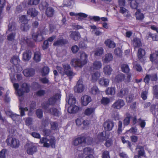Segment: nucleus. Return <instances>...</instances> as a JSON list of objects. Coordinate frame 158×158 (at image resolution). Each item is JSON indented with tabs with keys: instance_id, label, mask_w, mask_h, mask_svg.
Segmentation results:
<instances>
[{
	"instance_id": "nucleus-53",
	"label": "nucleus",
	"mask_w": 158,
	"mask_h": 158,
	"mask_svg": "<svg viewBox=\"0 0 158 158\" xmlns=\"http://www.w3.org/2000/svg\"><path fill=\"white\" fill-rule=\"evenodd\" d=\"M11 118L14 121H16L17 122L20 121L21 119V117L20 115L14 114H13L11 115Z\"/></svg>"
},
{
	"instance_id": "nucleus-41",
	"label": "nucleus",
	"mask_w": 158,
	"mask_h": 158,
	"mask_svg": "<svg viewBox=\"0 0 158 158\" xmlns=\"http://www.w3.org/2000/svg\"><path fill=\"white\" fill-rule=\"evenodd\" d=\"M48 3L44 0H43L39 5V8L40 10H44L48 6Z\"/></svg>"
},
{
	"instance_id": "nucleus-36",
	"label": "nucleus",
	"mask_w": 158,
	"mask_h": 158,
	"mask_svg": "<svg viewBox=\"0 0 158 158\" xmlns=\"http://www.w3.org/2000/svg\"><path fill=\"white\" fill-rule=\"evenodd\" d=\"M104 43L106 46L110 48H113L115 46V44L114 42L110 39L106 40Z\"/></svg>"
},
{
	"instance_id": "nucleus-8",
	"label": "nucleus",
	"mask_w": 158,
	"mask_h": 158,
	"mask_svg": "<svg viewBox=\"0 0 158 158\" xmlns=\"http://www.w3.org/2000/svg\"><path fill=\"white\" fill-rule=\"evenodd\" d=\"M24 147L27 153L29 155H32L37 151V148L35 145L31 142L27 143Z\"/></svg>"
},
{
	"instance_id": "nucleus-30",
	"label": "nucleus",
	"mask_w": 158,
	"mask_h": 158,
	"mask_svg": "<svg viewBox=\"0 0 158 158\" xmlns=\"http://www.w3.org/2000/svg\"><path fill=\"white\" fill-rule=\"evenodd\" d=\"M158 51H155L150 55V60L152 62L157 63L158 62Z\"/></svg>"
},
{
	"instance_id": "nucleus-37",
	"label": "nucleus",
	"mask_w": 158,
	"mask_h": 158,
	"mask_svg": "<svg viewBox=\"0 0 158 158\" xmlns=\"http://www.w3.org/2000/svg\"><path fill=\"white\" fill-rule=\"evenodd\" d=\"M128 91L127 88L122 89L118 93L117 95L118 96L122 98L126 96L128 93Z\"/></svg>"
},
{
	"instance_id": "nucleus-55",
	"label": "nucleus",
	"mask_w": 158,
	"mask_h": 158,
	"mask_svg": "<svg viewBox=\"0 0 158 158\" xmlns=\"http://www.w3.org/2000/svg\"><path fill=\"white\" fill-rule=\"evenodd\" d=\"M16 29L15 24V23H10L8 25V31H14Z\"/></svg>"
},
{
	"instance_id": "nucleus-5",
	"label": "nucleus",
	"mask_w": 158,
	"mask_h": 158,
	"mask_svg": "<svg viewBox=\"0 0 158 158\" xmlns=\"http://www.w3.org/2000/svg\"><path fill=\"white\" fill-rule=\"evenodd\" d=\"M63 69L59 66H56V69L61 74H66L68 76H71L74 75L71 69L70 65L67 63L63 64Z\"/></svg>"
},
{
	"instance_id": "nucleus-24",
	"label": "nucleus",
	"mask_w": 158,
	"mask_h": 158,
	"mask_svg": "<svg viewBox=\"0 0 158 158\" xmlns=\"http://www.w3.org/2000/svg\"><path fill=\"white\" fill-rule=\"evenodd\" d=\"M34 70L31 68L26 69L23 71V74L26 77H31L34 75Z\"/></svg>"
},
{
	"instance_id": "nucleus-16",
	"label": "nucleus",
	"mask_w": 158,
	"mask_h": 158,
	"mask_svg": "<svg viewBox=\"0 0 158 158\" xmlns=\"http://www.w3.org/2000/svg\"><path fill=\"white\" fill-rule=\"evenodd\" d=\"M125 105V102L122 99H118L116 100L112 105V107L116 109H119Z\"/></svg>"
},
{
	"instance_id": "nucleus-42",
	"label": "nucleus",
	"mask_w": 158,
	"mask_h": 158,
	"mask_svg": "<svg viewBox=\"0 0 158 158\" xmlns=\"http://www.w3.org/2000/svg\"><path fill=\"white\" fill-rule=\"evenodd\" d=\"M93 152V150L90 148H85L83 150V154L85 155H92Z\"/></svg>"
},
{
	"instance_id": "nucleus-44",
	"label": "nucleus",
	"mask_w": 158,
	"mask_h": 158,
	"mask_svg": "<svg viewBox=\"0 0 158 158\" xmlns=\"http://www.w3.org/2000/svg\"><path fill=\"white\" fill-rule=\"evenodd\" d=\"M132 44L134 47H135L140 46L141 45V41L140 40L137 38L134 39L132 41Z\"/></svg>"
},
{
	"instance_id": "nucleus-48",
	"label": "nucleus",
	"mask_w": 158,
	"mask_h": 158,
	"mask_svg": "<svg viewBox=\"0 0 158 158\" xmlns=\"http://www.w3.org/2000/svg\"><path fill=\"white\" fill-rule=\"evenodd\" d=\"M20 43L23 44H30L31 39L27 37L22 38L20 40Z\"/></svg>"
},
{
	"instance_id": "nucleus-14",
	"label": "nucleus",
	"mask_w": 158,
	"mask_h": 158,
	"mask_svg": "<svg viewBox=\"0 0 158 158\" xmlns=\"http://www.w3.org/2000/svg\"><path fill=\"white\" fill-rule=\"evenodd\" d=\"M5 92L4 88L0 86V98L1 100H3L5 102H9L10 101V99L8 95L10 93V91L7 90L5 96L3 95V93Z\"/></svg>"
},
{
	"instance_id": "nucleus-61",
	"label": "nucleus",
	"mask_w": 158,
	"mask_h": 158,
	"mask_svg": "<svg viewBox=\"0 0 158 158\" xmlns=\"http://www.w3.org/2000/svg\"><path fill=\"white\" fill-rule=\"evenodd\" d=\"M45 91L44 90L40 89L36 92V94L39 96H41L45 94Z\"/></svg>"
},
{
	"instance_id": "nucleus-29",
	"label": "nucleus",
	"mask_w": 158,
	"mask_h": 158,
	"mask_svg": "<svg viewBox=\"0 0 158 158\" xmlns=\"http://www.w3.org/2000/svg\"><path fill=\"white\" fill-rule=\"evenodd\" d=\"M113 69L110 65H107L104 66L103 68V72L106 75H110Z\"/></svg>"
},
{
	"instance_id": "nucleus-50",
	"label": "nucleus",
	"mask_w": 158,
	"mask_h": 158,
	"mask_svg": "<svg viewBox=\"0 0 158 158\" xmlns=\"http://www.w3.org/2000/svg\"><path fill=\"white\" fill-rule=\"evenodd\" d=\"M145 52L144 49L139 48L138 51V56L139 58L141 59L144 56Z\"/></svg>"
},
{
	"instance_id": "nucleus-47",
	"label": "nucleus",
	"mask_w": 158,
	"mask_h": 158,
	"mask_svg": "<svg viewBox=\"0 0 158 158\" xmlns=\"http://www.w3.org/2000/svg\"><path fill=\"white\" fill-rule=\"evenodd\" d=\"M101 103L104 105H108L110 102V98L107 97H103L101 101Z\"/></svg>"
},
{
	"instance_id": "nucleus-2",
	"label": "nucleus",
	"mask_w": 158,
	"mask_h": 158,
	"mask_svg": "<svg viewBox=\"0 0 158 158\" xmlns=\"http://www.w3.org/2000/svg\"><path fill=\"white\" fill-rule=\"evenodd\" d=\"M80 60L74 58L71 61V64L75 67H81L87 63V55L83 52H80Z\"/></svg>"
},
{
	"instance_id": "nucleus-58",
	"label": "nucleus",
	"mask_w": 158,
	"mask_h": 158,
	"mask_svg": "<svg viewBox=\"0 0 158 158\" xmlns=\"http://www.w3.org/2000/svg\"><path fill=\"white\" fill-rule=\"evenodd\" d=\"M131 6L133 9H136L138 6V3L135 0L132 1L131 2Z\"/></svg>"
},
{
	"instance_id": "nucleus-46",
	"label": "nucleus",
	"mask_w": 158,
	"mask_h": 158,
	"mask_svg": "<svg viewBox=\"0 0 158 158\" xmlns=\"http://www.w3.org/2000/svg\"><path fill=\"white\" fill-rule=\"evenodd\" d=\"M90 92L92 94L95 95L99 93V90L98 87L94 85L91 88L90 90Z\"/></svg>"
},
{
	"instance_id": "nucleus-27",
	"label": "nucleus",
	"mask_w": 158,
	"mask_h": 158,
	"mask_svg": "<svg viewBox=\"0 0 158 158\" xmlns=\"http://www.w3.org/2000/svg\"><path fill=\"white\" fill-rule=\"evenodd\" d=\"M95 108L94 107H89L87 108L84 111V114L87 116L92 115V116H95L94 113Z\"/></svg>"
},
{
	"instance_id": "nucleus-6",
	"label": "nucleus",
	"mask_w": 158,
	"mask_h": 158,
	"mask_svg": "<svg viewBox=\"0 0 158 158\" xmlns=\"http://www.w3.org/2000/svg\"><path fill=\"white\" fill-rule=\"evenodd\" d=\"M6 142L8 146L15 149L18 148L20 145V141L19 139L11 137L7 138Z\"/></svg>"
},
{
	"instance_id": "nucleus-52",
	"label": "nucleus",
	"mask_w": 158,
	"mask_h": 158,
	"mask_svg": "<svg viewBox=\"0 0 158 158\" xmlns=\"http://www.w3.org/2000/svg\"><path fill=\"white\" fill-rule=\"evenodd\" d=\"M5 4V0H0V19L2 18L1 13Z\"/></svg>"
},
{
	"instance_id": "nucleus-11",
	"label": "nucleus",
	"mask_w": 158,
	"mask_h": 158,
	"mask_svg": "<svg viewBox=\"0 0 158 158\" xmlns=\"http://www.w3.org/2000/svg\"><path fill=\"white\" fill-rule=\"evenodd\" d=\"M109 136L107 135L106 131H103L99 133L97 135L95 141L98 143L100 142H102L105 140L107 139Z\"/></svg>"
},
{
	"instance_id": "nucleus-59",
	"label": "nucleus",
	"mask_w": 158,
	"mask_h": 158,
	"mask_svg": "<svg viewBox=\"0 0 158 158\" xmlns=\"http://www.w3.org/2000/svg\"><path fill=\"white\" fill-rule=\"evenodd\" d=\"M83 121V119L81 118H77L75 120L76 125L78 126H81L82 124Z\"/></svg>"
},
{
	"instance_id": "nucleus-10",
	"label": "nucleus",
	"mask_w": 158,
	"mask_h": 158,
	"mask_svg": "<svg viewBox=\"0 0 158 158\" xmlns=\"http://www.w3.org/2000/svg\"><path fill=\"white\" fill-rule=\"evenodd\" d=\"M11 62L15 65L14 69L17 72H19L22 70V67L19 64L20 60L18 56H14L11 60Z\"/></svg>"
},
{
	"instance_id": "nucleus-60",
	"label": "nucleus",
	"mask_w": 158,
	"mask_h": 158,
	"mask_svg": "<svg viewBox=\"0 0 158 158\" xmlns=\"http://www.w3.org/2000/svg\"><path fill=\"white\" fill-rule=\"evenodd\" d=\"M15 35V33L14 32L11 33L7 36L8 40L10 41H12L14 39Z\"/></svg>"
},
{
	"instance_id": "nucleus-64",
	"label": "nucleus",
	"mask_w": 158,
	"mask_h": 158,
	"mask_svg": "<svg viewBox=\"0 0 158 158\" xmlns=\"http://www.w3.org/2000/svg\"><path fill=\"white\" fill-rule=\"evenodd\" d=\"M102 158H110L109 152L107 151H104L102 154Z\"/></svg>"
},
{
	"instance_id": "nucleus-40",
	"label": "nucleus",
	"mask_w": 158,
	"mask_h": 158,
	"mask_svg": "<svg viewBox=\"0 0 158 158\" xmlns=\"http://www.w3.org/2000/svg\"><path fill=\"white\" fill-rule=\"evenodd\" d=\"M120 12L123 15L126 17H128L130 16V14L129 11L122 6L120 7Z\"/></svg>"
},
{
	"instance_id": "nucleus-34",
	"label": "nucleus",
	"mask_w": 158,
	"mask_h": 158,
	"mask_svg": "<svg viewBox=\"0 0 158 158\" xmlns=\"http://www.w3.org/2000/svg\"><path fill=\"white\" fill-rule=\"evenodd\" d=\"M116 92V88L114 87H108L105 91L106 94L107 95H114Z\"/></svg>"
},
{
	"instance_id": "nucleus-56",
	"label": "nucleus",
	"mask_w": 158,
	"mask_h": 158,
	"mask_svg": "<svg viewBox=\"0 0 158 158\" xmlns=\"http://www.w3.org/2000/svg\"><path fill=\"white\" fill-rule=\"evenodd\" d=\"M21 28L24 31H27L29 29V26L27 23H22L21 24Z\"/></svg>"
},
{
	"instance_id": "nucleus-33",
	"label": "nucleus",
	"mask_w": 158,
	"mask_h": 158,
	"mask_svg": "<svg viewBox=\"0 0 158 158\" xmlns=\"http://www.w3.org/2000/svg\"><path fill=\"white\" fill-rule=\"evenodd\" d=\"M55 13V10L52 7L47 8L45 11V14L48 17H52L53 16Z\"/></svg>"
},
{
	"instance_id": "nucleus-18",
	"label": "nucleus",
	"mask_w": 158,
	"mask_h": 158,
	"mask_svg": "<svg viewBox=\"0 0 158 158\" xmlns=\"http://www.w3.org/2000/svg\"><path fill=\"white\" fill-rule=\"evenodd\" d=\"M114 125V123L111 120H107L104 122L103 126L106 131H111Z\"/></svg>"
},
{
	"instance_id": "nucleus-12",
	"label": "nucleus",
	"mask_w": 158,
	"mask_h": 158,
	"mask_svg": "<svg viewBox=\"0 0 158 158\" xmlns=\"http://www.w3.org/2000/svg\"><path fill=\"white\" fill-rule=\"evenodd\" d=\"M83 79L81 78L78 81L74 88V90L76 92L81 93L84 90L85 87L83 84Z\"/></svg>"
},
{
	"instance_id": "nucleus-9",
	"label": "nucleus",
	"mask_w": 158,
	"mask_h": 158,
	"mask_svg": "<svg viewBox=\"0 0 158 158\" xmlns=\"http://www.w3.org/2000/svg\"><path fill=\"white\" fill-rule=\"evenodd\" d=\"M48 32L47 30L44 28L42 32L41 31L40 33L38 32L36 33H34L32 35V38L35 41H41L44 39L43 35L47 34Z\"/></svg>"
},
{
	"instance_id": "nucleus-57",
	"label": "nucleus",
	"mask_w": 158,
	"mask_h": 158,
	"mask_svg": "<svg viewBox=\"0 0 158 158\" xmlns=\"http://www.w3.org/2000/svg\"><path fill=\"white\" fill-rule=\"evenodd\" d=\"M40 1V0H29L28 4L31 5H36L39 3Z\"/></svg>"
},
{
	"instance_id": "nucleus-62",
	"label": "nucleus",
	"mask_w": 158,
	"mask_h": 158,
	"mask_svg": "<svg viewBox=\"0 0 158 158\" xmlns=\"http://www.w3.org/2000/svg\"><path fill=\"white\" fill-rule=\"evenodd\" d=\"M90 123V121L86 119L83 121L82 124L84 128L89 127Z\"/></svg>"
},
{
	"instance_id": "nucleus-22",
	"label": "nucleus",
	"mask_w": 158,
	"mask_h": 158,
	"mask_svg": "<svg viewBox=\"0 0 158 158\" xmlns=\"http://www.w3.org/2000/svg\"><path fill=\"white\" fill-rule=\"evenodd\" d=\"M91 100V98L89 96L85 95L81 97V102L83 105L86 106L89 103Z\"/></svg>"
},
{
	"instance_id": "nucleus-45",
	"label": "nucleus",
	"mask_w": 158,
	"mask_h": 158,
	"mask_svg": "<svg viewBox=\"0 0 158 158\" xmlns=\"http://www.w3.org/2000/svg\"><path fill=\"white\" fill-rule=\"evenodd\" d=\"M79 145L85 144L86 143L85 138L84 136H80L77 138Z\"/></svg>"
},
{
	"instance_id": "nucleus-17",
	"label": "nucleus",
	"mask_w": 158,
	"mask_h": 158,
	"mask_svg": "<svg viewBox=\"0 0 158 158\" xmlns=\"http://www.w3.org/2000/svg\"><path fill=\"white\" fill-rule=\"evenodd\" d=\"M158 78L156 74L150 75L147 74L144 78V81L146 83H148L150 80L156 81L157 80Z\"/></svg>"
},
{
	"instance_id": "nucleus-4",
	"label": "nucleus",
	"mask_w": 158,
	"mask_h": 158,
	"mask_svg": "<svg viewBox=\"0 0 158 158\" xmlns=\"http://www.w3.org/2000/svg\"><path fill=\"white\" fill-rule=\"evenodd\" d=\"M40 142L43 144L44 147L48 148L50 145L53 148L55 147L56 140L54 137L52 136L42 138L40 139Z\"/></svg>"
},
{
	"instance_id": "nucleus-54",
	"label": "nucleus",
	"mask_w": 158,
	"mask_h": 158,
	"mask_svg": "<svg viewBox=\"0 0 158 158\" xmlns=\"http://www.w3.org/2000/svg\"><path fill=\"white\" fill-rule=\"evenodd\" d=\"M51 129L53 130H56L57 129L58 124L57 123L55 122H52L50 123Z\"/></svg>"
},
{
	"instance_id": "nucleus-38",
	"label": "nucleus",
	"mask_w": 158,
	"mask_h": 158,
	"mask_svg": "<svg viewBox=\"0 0 158 158\" xmlns=\"http://www.w3.org/2000/svg\"><path fill=\"white\" fill-rule=\"evenodd\" d=\"M41 59V54L39 52H35L33 56V60L36 62H40Z\"/></svg>"
},
{
	"instance_id": "nucleus-13",
	"label": "nucleus",
	"mask_w": 158,
	"mask_h": 158,
	"mask_svg": "<svg viewBox=\"0 0 158 158\" xmlns=\"http://www.w3.org/2000/svg\"><path fill=\"white\" fill-rule=\"evenodd\" d=\"M44 109L45 112L49 113L55 117H59L61 114L60 111L55 108L52 107L49 108V107L47 109Z\"/></svg>"
},
{
	"instance_id": "nucleus-1",
	"label": "nucleus",
	"mask_w": 158,
	"mask_h": 158,
	"mask_svg": "<svg viewBox=\"0 0 158 158\" xmlns=\"http://www.w3.org/2000/svg\"><path fill=\"white\" fill-rule=\"evenodd\" d=\"M10 79L12 82L13 83V86L15 90L16 94L19 96H22L24 93L28 92L29 91L30 87L29 85L26 83H23L21 86V88L19 89V85L18 83H15L16 79L15 77V76L10 75Z\"/></svg>"
},
{
	"instance_id": "nucleus-26",
	"label": "nucleus",
	"mask_w": 158,
	"mask_h": 158,
	"mask_svg": "<svg viewBox=\"0 0 158 158\" xmlns=\"http://www.w3.org/2000/svg\"><path fill=\"white\" fill-rule=\"evenodd\" d=\"M109 82L110 80L109 79L104 77L101 78L98 81L100 85L105 87H106L109 85Z\"/></svg>"
},
{
	"instance_id": "nucleus-15",
	"label": "nucleus",
	"mask_w": 158,
	"mask_h": 158,
	"mask_svg": "<svg viewBox=\"0 0 158 158\" xmlns=\"http://www.w3.org/2000/svg\"><path fill=\"white\" fill-rule=\"evenodd\" d=\"M69 15L71 16H75L76 19L79 21L83 20L85 18L87 17L88 15L83 13H75L73 12H70Z\"/></svg>"
},
{
	"instance_id": "nucleus-63",
	"label": "nucleus",
	"mask_w": 158,
	"mask_h": 158,
	"mask_svg": "<svg viewBox=\"0 0 158 158\" xmlns=\"http://www.w3.org/2000/svg\"><path fill=\"white\" fill-rule=\"evenodd\" d=\"M19 21L22 23H27V20L26 19V16L23 15L20 17L19 18Z\"/></svg>"
},
{
	"instance_id": "nucleus-39",
	"label": "nucleus",
	"mask_w": 158,
	"mask_h": 158,
	"mask_svg": "<svg viewBox=\"0 0 158 158\" xmlns=\"http://www.w3.org/2000/svg\"><path fill=\"white\" fill-rule=\"evenodd\" d=\"M94 52L95 56H100L103 54L104 50L102 48H98L95 49Z\"/></svg>"
},
{
	"instance_id": "nucleus-19",
	"label": "nucleus",
	"mask_w": 158,
	"mask_h": 158,
	"mask_svg": "<svg viewBox=\"0 0 158 158\" xmlns=\"http://www.w3.org/2000/svg\"><path fill=\"white\" fill-rule=\"evenodd\" d=\"M136 149L138 152V156L135 155L134 158H139L141 156L145 157L144 151L143 148L141 146H139L137 147Z\"/></svg>"
},
{
	"instance_id": "nucleus-49",
	"label": "nucleus",
	"mask_w": 158,
	"mask_h": 158,
	"mask_svg": "<svg viewBox=\"0 0 158 158\" xmlns=\"http://www.w3.org/2000/svg\"><path fill=\"white\" fill-rule=\"evenodd\" d=\"M135 16L136 19L138 20H142L144 17V15L139 11L138 10L135 13Z\"/></svg>"
},
{
	"instance_id": "nucleus-35",
	"label": "nucleus",
	"mask_w": 158,
	"mask_h": 158,
	"mask_svg": "<svg viewBox=\"0 0 158 158\" xmlns=\"http://www.w3.org/2000/svg\"><path fill=\"white\" fill-rule=\"evenodd\" d=\"M100 76V72L98 71L92 74L91 80L92 82H95L96 81Z\"/></svg>"
},
{
	"instance_id": "nucleus-51",
	"label": "nucleus",
	"mask_w": 158,
	"mask_h": 158,
	"mask_svg": "<svg viewBox=\"0 0 158 158\" xmlns=\"http://www.w3.org/2000/svg\"><path fill=\"white\" fill-rule=\"evenodd\" d=\"M122 71L125 73H128L129 71V68L128 65L123 64L121 66Z\"/></svg>"
},
{
	"instance_id": "nucleus-3",
	"label": "nucleus",
	"mask_w": 158,
	"mask_h": 158,
	"mask_svg": "<svg viewBox=\"0 0 158 158\" xmlns=\"http://www.w3.org/2000/svg\"><path fill=\"white\" fill-rule=\"evenodd\" d=\"M66 101L68 102V104L70 105L68 109V111L69 113H75L78 111L79 108L77 106L75 105L76 100L73 97V94H70L67 95Z\"/></svg>"
},
{
	"instance_id": "nucleus-7",
	"label": "nucleus",
	"mask_w": 158,
	"mask_h": 158,
	"mask_svg": "<svg viewBox=\"0 0 158 158\" xmlns=\"http://www.w3.org/2000/svg\"><path fill=\"white\" fill-rule=\"evenodd\" d=\"M60 96L59 94H57L55 95L50 98L47 102L43 103L42 105L43 108L44 109H47L49 108L50 106L54 105L57 99H60Z\"/></svg>"
},
{
	"instance_id": "nucleus-25",
	"label": "nucleus",
	"mask_w": 158,
	"mask_h": 158,
	"mask_svg": "<svg viewBox=\"0 0 158 158\" xmlns=\"http://www.w3.org/2000/svg\"><path fill=\"white\" fill-rule=\"evenodd\" d=\"M70 33V37L71 39L75 40H79L81 37L80 34L78 31H71Z\"/></svg>"
},
{
	"instance_id": "nucleus-31",
	"label": "nucleus",
	"mask_w": 158,
	"mask_h": 158,
	"mask_svg": "<svg viewBox=\"0 0 158 158\" xmlns=\"http://www.w3.org/2000/svg\"><path fill=\"white\" fill-rule=\"evenodd\" d=\"M66 43V40H64L62 37H60L58 38L56 41L54 42L53 45L55 46H59L64 44Z\"/></svg>"
},
{
	"instance_id": "nucleus-32",
	"label": "nucleus",
	"mask_w": 158,
	"mask_h": 158,
	"mask_svg": "<svg viewBox=\"0 0 158 158\" xmlns=\"http://www.w3.org/2000/svg\"><path fill=\"white\" fill-rule=\"evenodd\" d=\"M27 14L32 17H35L37 16L38 12L35 8H31L27 10Z\"/></svg>"
},
{
	"instance_id": "nucleus-20",
	"label": "nucleus",
	"mask_w": 158,
	"mask_h": 158,
	"mask_svg": "<svg viewBox=\"0 0 158 158\" xmlns=\"http://www.w3.org/2000/svg\"><path fill=\"white\" fill-rule=\"evenodd\" d=\"M113 56L111 53H107L103 56L102 59L103 63H108L112 61Z\"/></svg>"
},
{
	"instance_id": "nucleus-43",
	"label": "nucleus",
	"mask_w": 158,
	"mask_h": 158,
	"mask_svg": "<svg viewBox=\"0 0 158 158\" xmlns=\"http://www.w3.org/2000/svg\"><path fill=\"white\" fill-rule=\"evenodd\" d=\"M41 73L43 76L48 75L49 72V69L47 66L44 67L41 70Z\"/></svg>"
},
{
	"instance_id": "nucleus-23",
	"label": "nucleus",
	"mask_w": 158,
	"mask_h": 158,
	"mask_svg": "<svg viewBox=\"0 0 158 158\" xmlns=\"http://www.w3.org/2000/svg\"><path fill=\"white\" fill-rule=\"evenodd\" d=\"M32 53L29 50H26L23 54V59L25 61L29 60L31 56Z\"/></svg>"
},
{
	"instance_id": "nucleus-21",
	"label": "nucleus",
	"mask_w": 158,
	"mask_h": 158,
	"mask_svg": "<svg viewBox=\"0 0 158 158\" xmlns=\"http://www.w3.org/2000/svg\"><path fill=\"white\" fill-rule=\"evenodd\" d=\"M102 63L101 61L96 60L94 62L91 67V69L98 70L102 68Z\"/></svg>"
},
{
	"instance_id": "nucleus-28",
	"label": "nucleus",
	"mask_w": 158,
	"mask_h": 158,
	"mask_svg": "<svg viewBox=\"0 0 158 158\" xmlns=\"http://www.w3.org/2000/svg\"><path fill=\"white\" fill-rule=\"evenodd\" d=\"M125 76L123 74L118 73L117 74L114 79L113 81L114 82H119L124 81Z\"/></svg>"
}]
</instances>
